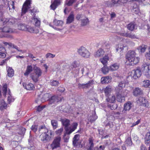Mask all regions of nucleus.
Segmentation results:
<instances>
[{
	"instance_id": "1",
	"label": "nucleus",
	"mask_w": 150,
	"mask_h": 150,
	"mask_svg": "<svg viewBox=\"0 0 150 150\" xmlns=\"http://www.w3.org/2000/svg\"><path fill=\"white\" fill-rule=\"evenodd\" d=\"M127 83V82L126 80L121 81L119 83L118 87L119 90L117 91V101L119 102H122L123 100H124L125 96L126 94L122 88L125 87L126 84Z\"/></svg>"
},
{
	"instance_id": "2",
	"label": "nucleus",
	"mask_w": 150,
	"mask_h": 150,
	"mask_svg": "<svg viewBox=\"0 0 150 150\" xmlns=\"http://www.w3.org/2000/svg\"><path fill=\"white\" fill-rule=\"evenodd\" d=\"M62 124L64 126L65 131H67V133H70L71 131H74L77 128L78 124L77 122H74L72 125L69 127L70 125V120L66 119H62L61 120Z\"/></svg>"
},
{
	"instance_id": "3",
	"label": "nucleus",
	"mask_w": 150,
	"mask_h": 150,
	"mask_svg": "<svg viewBox=\"0 0 150 150\" xmlns=\"http://www.w3.org/2000/svg\"><path fill=\"white\" fill-rule=\"evenodd\" d=\"M136 53L134 51H129L126 55V58L130 63V64L133 65L138 63L139 61V59L135 57Z\"/></svg>"
},
{
	"instance_id": "4",
	"label": "nucleus",
	"mask_w": 150,
	"mask_h": 150,
	"mask_svg": "<svg viewBox=\"0 0 150 150\" xmlns=\"http://www.w3.org/2000/svg\"><path fill=\"white\" fill-rule=\"evenodd\" d=\"M33 66L34 73L30 74V77L34 82L36 83L38 81L39 78L41 76L42 71L40 68L35 65Z\"/></svg>"
},
{
	"instance_id": "5",
	"label": "nucleus",
	"mask_w": 150,
	"mask_h": 150,
	"mask_svg": "<svg viewBox=\"0 0 150 150\" xmlns=\"http://www.w3.org/2000/svg\"><path fill=\"white\" fill-rule=\"evenodd\" d=\"M93 139L92 138H90L88 143L86 146L87 150H104L105 146L104 145H100L99 147H94Z\"/></svg>"
},
{
	"instance_id": "6",
	"label": "nucleus",
	"mask_w": 150,
	"mask_h": 150,
	"mask_svg": "<svg viewBox=\"0 0 150 150\" xmlns=\"http://www.w3.org/2000/svg\"><path fill=\"white\" fill-rule=\"evenodd\" d=\"M142 70L144 75L147 78L150 77V64L148 63L144 64Z\"/></svg>"
},
{
	"instance_id": "7",
	"label": "nucleus",
	"mask_w": 150,
	"mask_h": 150,
	"mask_svg": "<svg viewBox=\"0 0 150 150\" xmlns=\"http://www.w3.org/2000/svg\"><path fill=\"white\" fill-rule=\"evenodd\" d=\"M78 52L79 54L82 57L87 58L89 57L90 53L85 47H81L78 50Z\"/></svg>"
},
{
	"instance_id": "8",
	"label": "nucleus",
	"mask_w": 150,
	"mask_h": 150,
	"mask_svg": "<svg viewBox=\"0 0 150 150\" xmlns=\"http://www.w3.org/2000/svg\"><path fill=\"white\" fill-rule=\"evenodd\" d=\"M133 106V104L130 102H127L124 105V107L122 111L121 114L125 115H127L129 110Z\"/></svg>"
},
{
	"instance_id": "9",
	"label": "nucleus",
	"mask_w": 150,
	"mask_h": 150,
	"mask_svg": "<svg viewBox=\"0 0 150 150\" xmlns=\"http://www.w3.org/2000/svg\"><path fill=\"white\" fill-rule=\"evenodd\" d=\"M61 139L60 136H57L55 137L52 143L51 144V148L53 149L60 146Z\"/></svg>"
},
{
	"instance_id": "10",
	"label": "nucleus",
	"mask_w": 150,
	"mask_h": 150,
	"mask_svg": "<svg viewBox=\"0 0 150 150\" xmlns=\"http://www.w3.org/2000/svg\"><path fill=\"white\" fill-rule=\"evenodd\" d=\"M137 103L140 105L148 107L149 106V103L144 98L140 97L138 98Z\"/></svg>"
},
{
	"instance_id": "11",
	"label": "nucleus",
	"mask_w": 150,
	"mask_h": 150,
	"mask_svg": "<svg viewBox=\"0 0 150 150\" xmlns=\"http://www.w3.org/2000/svg\"><path fill=\"white\" fill-rule=\"evenodd\" d=\"M62 98L57 96H53L49 99V104L50 105L56 104V103L61 101Z\"/></svg>"
},
{
	"instance_id": "12",
	"label": "nucleus",
	"mask_w": 150,
	"mask_h": 150,
	"mask_svg": "<svg viewBox=\"0 0 150 150\" xmlns=\"http://www.w3.org/2000/svg\"><path fill=\"white\" fill-rule=\"evenodd\" d=\"M31 1L30 0H26L23 4L22 9V13H25L30 8Z\"/></svg>"
},
{
	"instance_id": "13",
	"label": "nucleus",
	"mask_w": 150,
	"mask_h": 150,
	"mask_svg": "<svg viewBox=\"0 0 150 150\" xmlns=\"http://www.w3.org/2000/svg\"><path fill=\"white\" fill-rule=\"evenodd\" d=\"M80 136L79 134L74 135L73 138V145L75 147H77L79 146L81 142L79 140Z\"/></svg>"
},
{
	"instance_id": "14",
	"label": "nucleus",
	"mask_w": 150,
	"mask_h": 150,
	"mask_svg": "<svg viewBox=\"0 0 150 150\" xmlns=\"http://www.w3.org/2000/svg\"><path fill=\"white\" fill-rule=\"evenodd\" d=\"M30 12L31 13V14L34 16L32 18V22L35 23V26L39 27L40 26V21L39 19H38L37 18H36L34 15V12H35L34 10H29Z\"/></svg>"
},
{
	"instance_id": "15",
	"label": "nucleus",
	"mask_w": 150,
	"mask_h": 150,
	"mask_svg": "<svg viewBox=\"0 0 150 150\" xmlns=\"http://www.w3.org/2000/svg\"><path fill=\"white\" fill-rule=\"evenodd\" d=\"M132 94L136 97L142 95L143 94V91L139 87H136L133 90Z\"/></svg>"
},
{
	"instance_id": "16",
	"label": "nucleus",
	"mask_w": 150,
	"mask_h": 150,
	"mask_svg": "<svg viewBox=\"0 0 150 150\" xmlns=\"http://www.w3.org/2000/svg\"><path fill=\"white\" fill-rule=\"evenodd\" d=\"M51 135L49 133H46L40 135L41 139L43 142H46L49 141L51 138Z\"/></svg>"
},
{
	"instance_id": "17",
	"label": "nucleus",
	"mask_w": 150,
	"mask_h": 150,
	"mask_svg": "<svg viewBox=\"0 0 150 150\" xmlns=\"http://www.w3.org/2000/svg\"><path fill=\"white\" fill-rule=\"evenodd\" d=\"M39 131L40 133L42 134L49 133L50 135H52V132L51 131H49L48 129L45 127L44 125H42L40 126L39 128Z\"/></svg>"
},
{
	"instance_id": "18",
	"label": "nucleus",
	"mask_w": 150,
	"mask_h": 150,
	"mask_svg": "<svg viewBox=\"0 0 150 150\" xmlns=\"http://www.w3.org/2000/svg\"><path fill=\"white\" fill-rule=\"evenodd\" d=\"M98 118V117L96 115V113L95 111H92V115H91L88 117V120L91 122L94 121Z\"/></svg>"
},
{
	"instance_id": "19",
	"label": "nucleus",
	"mask_w": 150,
	"mask_h": 150,
	"mask_svg": "<svg viewBox=\"0 0 150 150\" xmlns=\"http://www.w3.org/2000/svg\"><path fill=\"white\" fill-rule=\"evenodd\" d=\"M112 90L113 89L111 86H109L106 87L104 89L105 96L106 97L110 96V93Z\"/></svg>"
},
{
	"instance_id": "20",
	"label": "nucleus",
	"mask_w": 150,
	"mask_h": 150,
	"mask_svg": "<svg viewBox=\"0 0 150 150\" xmlns=\"http://www.w3.org/2000/svg\"><path fill=\"white\" fill-rule=\"evenodd\" d=\"M112 77L110 76H106L102 77L101 79V82L103 83H108L111 81Z\"/></svg>"
},
{
	"instance_id": "21",
	"label": "nucleus",
	"mask_w": 150,
	"mask_h": 150,
	"mask_svg": "<svg viewBox=\"0 0 150 150\" xmlns=\"http://www.w3.org/2000/svg\"><path fill=\"white\" fill-rule=\"evenodd\" d=\"M1 31L5 33H11L14 32L13 29L10 28L9 26H6L4 27L1 29Z\"/></svg>"
},
{
	"instance_id": "22",
	"label": "nucleus",
	"mask_w": 150,
	"mask_h": 150,
	"mask_svg": "<svg viewBox=\"0 0 150 150\" xmlns=\"http://www.w3.org/2000/svg\"><path fill=\"white\" fill-rule=\"evenodd\" d=\"M26 30L30 33H38L39 32V30L38 28L31 26H29L28 25L27 26V29Z\"/></svg>"
},
{
	"instance_id": "23",
	"label": "nucleus",
	"mask_w": 150,
	"mask_h": 150,
	"mask_svg": "<svg viewBox=\"0 0 150 150\" xmlns=\"http://www.w3.org/2000/svg\"><path fill=\"white\" fill-rule=\"evenodd\" d=\"M134 74L133 75V77L135 79H137L142 74L141 70L139 69H137L133 71Z\"/></svg>"
},
{
	"instance_id": "24",
	"label": "nucleus",
	"mask_w": 150,
	"mask_h": 150,
	"mask_svg": "<svg viewBox=\"0 0 150 150\" xmlns=\"http://www.w3.org/2000/svg\"><path fill=\"white\" fill-rule=\"evenodd\" d=\"M109 60V57L108 56V54L105 55L103 58L100 59V61L104 65H107L108 61Z\"/></svg>"
},
{
	"instance_id": "25",
	"label": "nucleus",
	"mask_w": 150,
	"mask_h": 150,
	"mask_svg": "<svg viewBox=\"0 0 150 150\" xmlns=\"http://www.w3.org/2000/svg\"><path fill=\"white\" fill-rule=\"evenodd\" d=\"M104 54V52L102 48H100L94 54L96 57H99L103 56Z\"/></svg>"
},
{
	"instance_id": "26",
	"label": "nucleus",
	"mask_w": 150,
	"mask_h": 150,
	"mask_svg": "<svg viewBox=\"0 0 150 150\" xmlns=\"http://www.w3.org/2000/svg\"><path fill=\"white\" fill-rule=\"evenodd\" d=\"M34 70V67H33L32 65H29L27 66L24 75L25 76H28L33 70Z\"/></svg>"
},
{
	"instance_id": "27",
	"label": "nucleus",
	"mask_w": 150,
	"mask_h": 150,
	"mask_svg": "<svg viewBox=\"0 0 150 150\" xmlns=\"http://www.w3.org/2000/svg\"><path fill=\"white\" fill-rule=\"evenodd\" d=\"M89 21L88 18L86 17H84L83 18H82L81 20V26H85L89 23Z\"/></svg>"
},
{
	"instance_id": "28",
	"label": "nucleus",
	"mask_w": 150,
	"mask_h": 150,
	"mask_svg": "<svg viewBox=\"0 0 150 150\" xmlns=\"http://www.w3.org/2000/svg\"><path fill=\"white\" fill-rule=\"evenodd\" d=\"M74 131H71V132L69 133H67V131H65V132L64 133L63 137V139L64 140V142H68L70 138L69 135Z\"/></svg>"
},
{
	"instance_id": "29",
	"label": "nucleus",
	"mask_w": 150,
	"mask_h": 150,
	"mask_svg": "<svg viewBox=\"0 0 150 150\" xmlns=\"http://www.w3.org/2000/svg\"><path fill=\"white\" fill-rule=\"evenodd\" d=\"M91 82L89 81L86 84L79 83L78 84V88H88L91 86Z\"/></svg>"
},
{
	"instance_id": "30",
	"label": "nucleus",
	"mask_w": 150,
	"mask_h": 150,
	"mask_svg": "<svg viewBox=\"0 0 150 150\" xmlns=\"http://www.w3.org/2000/svg\"><path fill=\"white\" fill-rule=\"evenodd\" d=\"M136 24L134 22H132L127 25V28L129 30L132 31L135 29Z\"/></svg>"
},
{
	"instance_id": "31",
	"label": "nucleus",
	"mask_w": 150,
	"mask_h": 150,
	"mask_svg": "<svg viewBox=\"0 0 150 150\" xmlns=\"http://www.w3.org/2000/svg\"><path fill=\"white\" fill-rule=\"evenodd\" d=\"M7 75L9 77H12L14 75V71L11 67H8L7 69Z\"/></svg>"
},
{
	"instance_id": "32",
	"label": "nucleus",
	"mask_w": 150,
	"mask_h": 150,
	"mask_svg": "<svg viewBox=\"0 0 150 150\" xmlns=\"http://www.w3.org/2000/svg\"><path fill=\"white\" fill-rule=\"evenodd\" d=\"M119 67V65L117 63H115L109 67L110 69L112 71H115Z\"/></svg>"
},
{
	"instance_id": "33",
	"label": "nucleus",
	"mask_w": 150,
	"mask_h": 150,
	"mask_svg": "<svg viewBox=\"0 0 150 150\" xmlns=\"http://www.w3.org/2000/svg\"><path fill=\"white\" fill-rule=\"evenodd\" d=\"M145 143L147 145L150 144V132H147L146 135Z\"/></svg>"
},
{
	"instance_id": "34",
	"label": "nucleus",
	"mask_w": 150,
	"mask_h": 150,
	"mask_svg": "<svg viewBox=\"0 0 150 150\" xmlns=\"http://www.w3.org/2000/svg\"><path fill=\"white\" fill-rule=\"evenodd\" d=\"M147 48L146 45L142 44L139 46L137 48V49L142 53H143L145 52Z\"/></svg>"
},
{
	"instance_id": "35",
	"label": "nucleus",
	"mask_w": 150,
	"mask_h": 150,
	"mask_svg": "<svg viewBox=\"0 0 150 150\" xmlns=\"http://www.w3.org/2000/svg\"><path fill=\"white\" fill-rule=\"evenodd\" d=\"M108 98L106 99L107 102L110 103H114L115 102L116 100L115 96V95H112L111 97H107Z\"/></svg>"
},
{
	"instance_id": "36",
	"label": "nucleus",
	"mask_w": 150,
	"mask_h": 150,
	"mask_svg": "<svg viewBox=\"0 0 150 150\" xmlns=\"http://www.w3.org/2000/svg\"><path fill=\"white\" fill-rule=\"evenodd\" d=\"M7 106V104L6 103L3 99H2L0 103V109L1 110L6 108Z\"/></svg>"
},
{
	"instance_id": "37",
	"label": "nucleus",
	"mask_w": 150,
	"mask_h": 150,
	"mask_svg": "<svg viewBox=\"0 0 150 150\" xmlns=\"http://www.w3.org/2000/svg\"><path fill=\"white\" fill-rule=\"evenodd\" d=\"M27 25L21 23H19L18 25V29L22 30H26L27 29Z\"/></svg>"
},
{
	"instance_id": "38",
	"label": "nucleus",
	"mask_w": 150,
	"mask_h": 150,
	"mask_svg": "<svg viewBox=\"0 0 150 150\" xmlns=\"http://www.w3.org/2000/svg\"><path fill=\"white\" fill-rule=\"evenodd\" d=\"M74 15L71 14L67 19L66 23L70 24L74 21Z\"/></svg>"
},
{
	"instance_id": "39",
	"label": "nucleus",
	"mask_w": 150,
	"mask_h": 150,
	"mask_svg": "<svg viewBox=\"0 0 150 150\" xmlns=\"http://www.w3.org/2000/svg\"><path fill=\"white\" fill-rule=\"evenodd\" d=\"M143 86L146 88H150V81L146 80H144L142 83Z\"/></svg>"
},
{
	"instance_id": "40",
	"label": "nucleus",
	"mask_w": 150,
	"mask_h": 150,
	"mask_svg": "<svg viewBox=\"0 0 150 150\" xmlns=\"http://www.w3.org/2000/svg\"><path fill=\"white\" fill-rule=\"evenodd\" d=\"M125 144L127 146H130L132 144V142L130 137H128L125 141Z\"/></svg>"
},
{
	"instance_id": "41",
	"label": "nucleus",
	"mask_w": 150,
	"mask_h": 150,
	"mask_svg": "<svg viewBox=\"0 0 150 150\" xmlns=\"http://www.w3.org/2000/svg\"><path fill=\"white\" fill-rule=\"evenodd\" d=\"M110 69L107 66V65H104V67L101 68L102 72L104 74H106L108 72Z\"/></svg>"
},
{
	"instance_id": "42",
	"label": "nucleus",
	"mask_w": 150,
	"mask_h": 150,
	"mask_svg": "<svg viewBox=\"0 0 150 150\" xmlns=\"http://www.w3.org/2000/svg\"><path fill=\"white\" fill-rule=\"evenodd\" d=\"M54 24L57 26H62L63 23L62 21L57 20L56 19L54 21Z\"/></svg>"
},
{
	"instance_id": "43",
	"label": "nucleus",
	"mask_w": 150,
	"mask_h": 150,
	"mask_svg": "<svg viewBox=\"0 0 150 150\" xmlns=\"http://www.w3.org/2000/svg\"><path fill=\"white\" fill-rule=\"evenodd\" d=\"M25 88L27 90H31L34 88V85L32 83H29L25 86Z\"/></svg>"
},
{
	"instance_id": "44",
	"label": "nucleus",
	"mask_w": 150,
	"mask_h": 150,
	"mask_svg": "<svg viewBox=\"0 0 150 150\" xmlns=\"http://www.w3.org/2000/svg\"><path fill=\"white\" fill-rule=\"evenodd\" d=\"M59 84V82L57 80H53L50 82V85L54 86H58Z\"/></svg>"
},
{
	"instance_id": "45",
	"label": "nucleus",
	"mask_w": 150,
	"mask_h": 150,
	"mask_svg": "<svg viewBox=\"0 0 150 150\" xmlns=\"http://www.w3.org/2000/svg\"><path fill=\"white\" fill-rule=\"evenodd\" d=\"M51 123L54 129H56L57 127L58 123L57 121L55 120H52L51 121Z\"/></svg>"
},
{
	"instance_id": "46",
	"label": "nucleus",
	"mask_w": 150,
	"mask_h": 150,
	"mask_svg": "<svg viewBox=\"0 0 150 150\" xmlns=\"http://www.w3.org/2000/svg\"><path fill=\"white\" fill-rule=\"evenodd\" d=\"M9 18H3L0 20V22L1 24L3 25L9 22Z\"/></svg>"
},
{
	"instance_id": "47",
	"label": "nucleus",
	"mask_w": 150,
	"mask_h": 150,
	"mask_svg": "<svg viewBox=\"0 0 150 150\" xmlns=\"http://www.w3.org/2000/svg\"><path fill=\"white\" fill-rule=\"evenodd\" d=\"M26 129L24 127H21L19 129V132L18 134L20 135H23L25 133L26 131Z\"/></svg>"
},
{
	"instance_id": "48",
	"label": "nucleus",
	"mask_w": 150,
	"mask_h": 150,
	"mask_svg": "<svg viewBox=\"0 0 150 150\" xmlns=\"http://www.w3.org/2000/svg\"><path fill=\"white\" fill-rule=\"evenodd\" d=\"M2 89L3 94L4 96H5L7 91V85L6 84L4 85L3 86Z\"/></svg>"
},
{
	"instance_id": "49",
	"label": "nucleus",
	"mask_w": 150,
	"mask_h": 150,
	"mask_svg": "<svg viewBox=\"0 0 150 150\" xmlns=\"http://www.w3.org/2000/svg\"><path fill=\"white\" fill-rule=\"evenodd\" d=\"M79 64V62L74 61L71 63V67L72 68H75L78 67Z\"/></svg>"
},
{
	"instance_id": "50",
	"label": "nucleus",
	"mask_w": 150,
	"mask_h": 150,
	"mask_svg": "<svg viewBox=\"0 0 150 150\" xmlns=\"http://www.w3.org/2000/svg\"><path fill=\"white\" fill-rule=\"evenodd\" d=\"M8 100L9 102V103H11L14 101V99L12 98V96L10 94V90L8 91Z\"/></svg>"
},
{
	"instance_id": "51",
	"label": "nucleus",
	"mask_w": 150,
	"mask_h": 150,
	"mask_svg": "<svg viewBox=\"0 0 150 150\" xmlns=\"http://www.w3.org/2000/svg\"><path fill=\"white\" fill-rule=\"evenodd\" d=\"M63 131V127L61 128L60 129L57 130L55 131L56 134L58 136H60L62 134V132Z\"/></svg>"
},
{
	"instance_id": "52",
	"label": "nucleus",
	"mask_w": 150,
	"mask_h": 150,
	"mask_svg": "<svg viewBox=\"0 0 150 150\" xmlns=\"http://www.w3.org/2000/svg\"><path fill=\"white\" fill-rule=\"evenodd\" d=\"M127 37H129L131 39L137 38V36L135 35L132 33H127Z\"/></svg>"
},
{
	"instance_id": "53",
	"label": "nucleus",
	"mask_w": 150,
	"mask_h": 150,
	"mask_svg": "<svg viewBox=\"0 0 150 150\" xmlns=\"http://www.w3.org/2000/svg\"><path fill=\"white\" fill-rule=\"evenodd\" d=\"M102 48L105 49H106L108 50L110 48V44L108 43H105L102 46Z\"/></svg>"
},
{
	"instance_id": "54",
	"label": "nucleus",
	"mask_w": 150,
	"mask_h": 150,
	"mask_svg": "<svg viewBox=\"0 0 150 150\" xmlns=\"http://www.w3.org/2000/svg\"><path fill=\"white\" fill-rule=\"evenodd\" d=\"M38 128V126L35 125H33L31 127V130L35 132L37 131Z\"/></svg>"
},
{
	"instance_id": "55",
	"label": "nucleus",
	"mask_w": 150,
	"mask_h": 150,
	"mask_svg": "<svg viewBox=\"0 0 150 150\" xmlns=\"http://www.w3.org/2000/svg\"><path fill=\"white\" fill-rule=\"evenodd\" d=\"M55 54L50 53H48L46 54L45 57L46 58H53L55 57Z\"/></svg>"
},
{
	"instance_id": "56",
	"label": "nucleus",
	"mask_w": 150,
	"mask_h": 150,
	"mask_svg": "<svg viewBox=\"0 0 150 150\" xmlns=\"http://www.w3.org/2000/svg\"><path fill=\"white\" fill-rule=\"evenodd\" d=\"M112 3L111 6H112L114 5L117 4H120V0H112Z\"/></svg>"
},
{
	"instance_id": "57",
	"label": "nucleus",
	"mask_w": 150,
	"mask_h": 150,
	"mask_svg": "<svg viewBox=\"0 0 150 150\" xmlns=\"http://www.w3.org/2000/svg\"><path fill=\"white\" fill-rule=\"evenodd\" d=\"M16 20V19L15 18H10L9 19L8 23L10 24H14Z\"/></svg>"
},
{
	"instance_id": "58",
	"label": "nucleus",
	"mask_w": 150,
	"mask_h": 150,
	"mask_svg": "<svg viewBox=\"0 0 150 150\" xmlns=\"http://www.w3.org/2000/svg\"><path fill=\"white\" fill-rule=\"evenodd\" d=\"M49 95L48 93H46L45 94H44V95L43 98L44 99V100H42V101H45L46 100H47L48 98L49 97Z\"/></svg>"
},
{
	"instance_id": "59",
	"label": "nucleus",
	"mask_w": 150,
	"mask_h": 150,
	"mask_svg": "<svg viewBox=\"0 0 150 150\" xmlns=\"http://www.w3.org/2000/svg\"><path fill=\"white\" fill-rule=\"evenodd\" d=\"M84 16L83 15L81 14H78L77 15L76 17V18L78 20H79V19H81L82 18H84Z\"/></svg>"
},
{
	"instance_id": "60",
	"label": "nucleus",
	"mask_w": 150,
	"mask_h": 150,
	"mask_svg": "<svg viewBox=\"0 0 150 150\" xmlns=\"http://www.w3.org/2000/svg\"><path fill=\"white\" fill-rule=\"evenodd\" d=\"M123 49L122 46L121 45H119L118 46H117L116 48V51L117 52L118 51L120 50V51L122 50Z\"/></svg>"
},
{
	"instance_id": "61",
	"label": "nucleus",
	"mask_w": 150,
	"mask_h": 150,
	"mask_svg": "<svg viewBox=\"0 0 150 150\" xmlns=\"http://www.w3.org/2000/svg\"><path fill=\"white\" fill-rule=\"evenodd\" d=\"M6 8L5 7L2 9L0 8V17L2 16L4 12L6 11Z\"/></svg>"
},
{
	"instance_id": "62",
	"label": "nucleus",
	"mask_w": 150,
	"mask_h": 150,
	"mask_svg": "<svg viewBox=\"0 0 150 150\" xmlns=\"http://www.w3.org/2000/svg\"><path fill=\"white\" fill-rule=\"evenodd\" d=\"M106 127H109L110 128H112L113 127V125L112 122H109L106 125Z\"/></svg>"
},
{
	"instance_id": "63",
	"label": "nucleus",
	"mask_w": 150,
	"mask_h": 150,
	"mask_svg": "<svg viewBox=\"0 0 150 150\" xmlns=\"http://www.w3.org/2000/svg\"><path fill=\"white\" fill-rule=\"evenodd\" d=\"M57 6L54 3H53L50 6L51 9L53 10L55 9Z\"/></svg>"
},
{
	"instance_id": "64",
	"label": "nucleus",
	"mask_w": 150,
	"mask_h": 150,
	"mask_svg": "<svg viewBox=\"0 0 150 150\" xmlns=\"http://www.w3.org/2000/svg\"><path fill=\"white\" fill-rule=\"evenodd\" d=\"M145 56L147 59H150V51L149 50V52L146 53Z\"/></svg>"
}]
</instances>
